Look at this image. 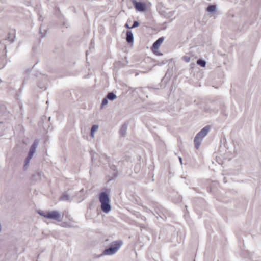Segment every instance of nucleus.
<instances>
[{
	"label": "nucleus",
	"mask_w": 261,
	"mask_h": 261,
	"mask_svg": "<svg viewBox=\"0 0 261 261\" xmlns=\"http://www.w3.org/2000/svg\"><path fill=\"white\" fill-rule=\"evenodd\" d=\"M99 200L101 203V210L106 213H109L111 210L110 204V199L109 194L106 192H101L99 194Z\"/></svg>",
	"instance_id": "nucleus-1"
},
{
	"label": "nucleus",
	"mask_w": 261,
	"mask_h": 261,
	"mask_svg": "<svg viewBox=\"0 0 261 261\" xmlns=\"http://www.w3.org/2000/svg\"><path fill=\"white\" fill-rule=\"evenodd\" d=\"M123 244V241L121 240L112 242L109 247L105 249L99 257L103 255H112L115 254Z\"/></svg>",
	"instance_id": "nucleus-2"
},
{
	"label": "nucleus",
	"mask_w": 261,
	"mask_h": 261,
	"mask_svg": "<svg viewBox=\"0 0 261 261\" xmlns=\"http://www.w3.org/2000/svg\"><path fill=\"white\" fill-rule=\"evenodd\" d=\"M38 213L41 216L45 218L57 220L58 222H61L62 216L57 211H39Z\"/></svg>",
	"instance_id": "nucleus-3"
},
{
	"label": "nucleus",
	"mask_w": 261,
	"mask_h": 261,
	"mask_svg": "<svg viewBox=\"0 0 261 261\" xmlns=\"http://www.w3.org/2000/svg\"><path fill=\"white\" fill-rule=\"evenodd\" d=\"M210 129L211 126L206 125L196 134L194 140L195 146L196 149L199 148L203 138L207 134Z\"/></svg>",
	"instance_id": "nucleus-4"
},
{
	"label": "nucleus",
	"mask_w": 261,
	"mask_h": 261,
	"mask_svg": "<svg viewBox=\"0 0 261 261\" xmlns=\"http://www.w3.org/2000/svg\"><path fill=\"white\" fill-rule=\"evenodd\" d=\"M39 143V140L38 139H35L31 145L29 151L28 152V155L25 159L24 164L23 166V169L24 170H26L28 169V165L29 164L30 160L32 158L33 154L35 153L36 151V148L38 145Z\"/></svg>",
	"instance_id": "nucleus-5"
},
{
	"label": "nucleus",
	"mask_w": 261,
	"mask_h": 261,
	"mask_svg": "<svg viewBox=\"0 0 261 261\" xmlns=\"http://www.w3.org/2000/svg\"><path fill=\"white\" fill-rule=\"evenodd\" d=\"M133 4L134 7L137 11L140 12H144L146 10V6L144 3L141 2H137L136 0H133Z\"/></svg>",
	"instance_id": "nucleus-6"
},
{
	"label": "nucleus",
	"mask_w": 261,
	"mask_h": 261,
	"mask_svg": "<svg viewBox=\"0 0 261 261\" xmlns=\"http://www.w3.org/2000/svg\"><path fill=\"white\" fill-rule=\"evenodd\" d=\"M126 40L128 43H133L134 42V35L131 31H127L126 32Z\"/></svg>",
	"instance_id": "nucleus-7"
},
{
	"label": "nucleus",
	"mask_w": 261,
	"mask_h": 261,
	"mask_svg": "<svg viewBox=\"0 0 261 261\" xmlns=\"http://www.w3.org/2000/svg\"><path fill=\"white\" fill-rule=\"evenodd\" d=\"M128 125V122H125L119 130V133L122 137H124L126 134V130Z\"/></svg>",
	"instance_id": "nucleus-8"
},
{
	"label": "nucleus",
	"mask_w": 261,
	"mask_h": 261,
	"mask_svg": "<svg viewBox=\"0 0 261 261\" xmlns=\"http://www.w3.org/2000/svg\"><path fill=\"white\" fill-rule=\"evenodd\" d=\"M164 38L163 37H161L159 38L153 44L152 48L158 49L162 44V43L164 41Z\"/></svg>",
	"instance_id": "nucleus-9"
},
{
	"label": "nucleus",
	"mask_w": 261,
	"mask_h": 261,
	"mask_svg": "<svg viewBox=\"0 0 261 261\" xmlns=\"http://www.w3.org/2000/svg\"><path fill=\"white\" fill-rule=\"evenodd\" d=\"M46 33H47V30H46L45 27L44 26H43L42 25H41L40 27V30H39V33L41 35V37L42 38L44 37H45L46 34Z\"/></svg>",
	"instance_id": "nucleus-10"
},
{
	"label": "nucleus",
	"mask_w": 261,
	"mask_h": 261,
	"mask_svg": "<svg viewBox=\"0 0 261 261\" xmlns=\"http://www.w3.org/2000/svg\"><path fill=\"white\" fill-rule=\"evenodd\" d=\"M106 97H107V98L108 99V100H114V99H115L117 98V96L114 93L111 92H109L107 94Z\"/></svg>",
	"instance_id": "nucleus-11"
},
{
	"label": "nucleus",
	"mask_w": 261,
	"mask_h": 261,
	"mask_svg": "<svg viewBox=\"0 0 261 261\" xmlns=\"http://www.w3.org/2000/svg\"><path fill=\"white\" fill-rule=\"evenodd\" d=\"M99 126L98 125H93L90 130V136L92 137H94V134L95 132L98 128Z\"/></svg>",
	"instance_id": "nucleus-12"
},
{
	"label": "nucleus",
	"mask_w": 261,
	"mask_h": 261,
	"mask_svg": "<svg viewBox=\"0 0 261 261\" xmlns=\"http://www.w3.org/2000/svg\"><path fill=\"white\" fill-rule=\"evenodd\" d=\"M216 8L215 5H211L207 7L206 11L210 13H213L215 11Z\"/></svg>",
	"instance_id": "nucleus-13"
},
{
	"label": "nucleus",
	"mask_w": 261,
	"mask_h": 261,
	"mask_svg": "<svg viewBox=\"0 0 261 261\" xmlns=\"http://www.w3.org/2000/svg\"><path fill=\"white\" fill-rule=\"evenodd\" d=\"M197 64L202 67H204L206 66V62L205 60L202 59H198L197 61Z\"/></svg>",
	"instance_id": "nucleus-14"
},
{
	"label": "nucleus",
	"mask_w": 261,
	"mask_h": 261,
	"mask_svg": "<svg viewBox=\"0 0 261 261\" xmlns=\"http://www.w3.org/2000/svg\"><path fill=\"white\" fill-rule=\"evenodd\" d=\"M60 200L68 201L69 200V197L67 194L64 193L60 197Z\"/></svg>",
	"instance_id": "nucleus-15"
},
{
	"label": "nucleus",
	"mask_w": 261,
	"mask_h": 261,
	"mask_svg": "<svg viewBox=\"0 0 261 261\" xmlns=\"http://www.w3.org/2000/svg\"><path fill=\"white\" fill-rule=\"evenodd\" d=\"M182 60L187 63H188L190 61V57L187 56H184L182 58Z\"/></svg>",
	"instance_id": "nucleus-16"
},
{
	"label": "nucleus",
	"mask_w": 261,
	"mask_h": 261,
	"mask_svg": "<svg viewBox=\"0 0 261 261\" xmlns=\"http://www.w3.org/2000/svg\"><path fill=\"white\" fill-rule=\"evenodd\" d=\"M108 102V99L107 98V97H105L102 100V102H101V106H103L105 105H106Z\"/></svg>",
	"instance_id": "nucleus-17"
},
{
	"label": "nucleus",
	"mask_w": 261,
	"mask_h": 261,
	"mask_svg": "<svg viewBox=\"0 0 261 261\" xmlns=\"http://www.w3.org/2000/svg\"><path fill=\"white\" fill-rule=\"evenodd\" d=\"M139 25V22L137 21H134L133 25L131 27L132 29L136 28Z\"/></svg>",
	"instance_id": "nucleus-18"
},
{
	"label": "nucleus",
	"mask_w": 261,
	"mask_h": 261,
	"mask_svg": "<svg viewBox=\"0 0 261 261\" xmlns=\"http://www.w3.org/2000/svg\"><path fill=\"white\" fill-rule=\"evenodd\" d=\"M18 100H19V99L17 97V106H19V107L20 108V109L21 110L22 107V104L20 101H18Z\"/></svg>",
	"instance_id": "nucleus-19"
},
{
	"label": "nucleus",
	"mask_w": 261,
	"mask_h": 261,
	"mask_svg": "<svg viewBox=\"0 0 261 261\" xmlns=\"http://www.w3.org/2000/svg\"><path fill=\"white\" fill-rule=\"evenodd\" d=\"M111 168L112 170H113V171H116V167L115 165H112L111 167Z\"/></svg>",
	"instance_id": "nucleus-20"
},
{
	"label": "nucleus",
	"mask_w": 261,
	"mask_h": 261,
	"mask_svg": "<svg viewBox=\"0 0 261 261\" xmlns=\"http://www.w3.org/2000/svg\"><path fill=\"white\" fill-rule=\"evenodd\" d=\"M124 27L128 29H132L131 27H129V25L127 23H126L124 25Z\"/></svg>",
	"instance_id": "nucleus-21"
},
{
	"label": "nucleus",
	"mask_w": 261,
	"mask_h": 261,
	"mask_svg": "<svg viewBox=\"0 0 261 261\" xmlns=\"http://www.w3.org/2000/svg\"><path fill=\"white\" fill-rule=\"evenodd\" d=\"M161 214H158V215H159V216L160 217H161V218H163H163L162 217V215H161L162 214V215H163V216H164V214H163V213H161Z\"/></svg>",
	"instance_id": "nucleus-22"
},
{
	"label": "nucleus",
	"mask_w": 261,
	"mask_h": 261,
	"mask_svg": "<svg viewBox=\"0 0 261 261\" xmlns=\"http://www.w3.org/2000/svg\"><path fill=\"white\" fill-rule=\"evenodd\" d=\"M178 159H179V160L181 164H182V158L180 156H179Z\"/></svg>",
	"instance_id": "nucleus-23"
},
{
	"label": "nucleus",
	"mask_w": 261,
	"mask_h": 261,
	"mask_svg": "<svg viewBox=\"0 0 261 261\" xmlns=\"http://www.w3.org/2000/svg\"><path fill=\"white\" fill-rule=\"evenodd\" d=\"M117 176V173H116V174L114 176V177L112 179H115Z\"/></svg>",
	"instance_id": "nucleus-24"
},
{
	"label": "nucleus",
	"mask_w": 261,
	"mask_h": 261,
	"mask_svg": "<svg viewBox=\"0 0 261 261\" xmlns=\"http://www.w3.org/2000/svg\"><path fill=\"white\" fill-rule=\"evenodd\" d=\"M84 192V189H82L79 191V192H81V193H82V192Z\"/></svg>",
	"instance_id": "nucleus-25"
},
{
	"label": "nucleus",
	"mask_w": 261,
	"mask_h": 261,
	"mask_svg": "<svg viewBox=\"0 0 261 261\" xmlns=\"http://www.w3.org/2000/svg\"><path fill=\"white\" fill-rule=\"evenodd\" d=\"M40 88L41 89H43V88L45 89V86H44H44H43L42 87H40Z\"/></svg>",
	"instance_id": "nucleus-26"
},
{
	"label": "nucleus",
	"mask_w": 261,
	"mask_h": 261,
	"mask_svg": "<svg viewBox=\"0 0 261 261\" xmlns=\"http://www.w3.org/2000/svg\"><path fill=\"white\" fill-rule=\"evenodd\" d=\"M37 175H38V176L39 177H40V173L39 172H38V173H37Z\"/></svg>",
	"instance_id": "nucleus-27"
},
{
	"label": "nucleus",
	"mask_w": 261,
	"mask_h": 261,
	"mask_svg": "<svg viewBox=\"0 0 261 261\" xmlns=\"http://www.w3.org/2000/svg\"><path fill=\"white\" fill-rule=\"evenodd\" d=\"M48 120L50 121V117H49L48 118Z\"/></svg>",
	"instance_id": "nucleus-28"
},
{
	"label": "nucleus",
	"mask_w": 261,
	"mask_h": 261,
	"mask_svg": "<svg viewBox=\"0 0 261 261\" xmlns=\"http://www.w3.org/2000/svg\"><path fill=\"white\" fill-rule=\"evenodd\" d=\"M107 190L108 191V192H110V189H108Z\"/></svg>",
	"instance_id": "nucleus-29"
},
{
	"label": "nucleus",
	"mask_w": 261,
	"mask_h": 261,
	"mask_svg": "<svg viewBox=\"0 0 261 261\" xmlns=\"http://www.w3.org/2000/svg\"><path fill=\"white\" fill-rule=\"evenodd\" d=\"M111 180V179H109L108 180V181H110Z\"/></svg>",
	"instance_id": "nucleus-30"
},
{
	"label": "nucleus",
	"mask_w": 261,
	"mask_h": 261,
	"mask_svg": "<svg viewBox=\"0 0 261 261\" xmlns=\"http://www.w3.org/2000/svg\"><path fill=\"white\" fill-rule=\"evenodd\" d=\"M194 261H195V260Z\"/></svg>",
	"instance_id": "nucleus-31"
}]
</instances>
